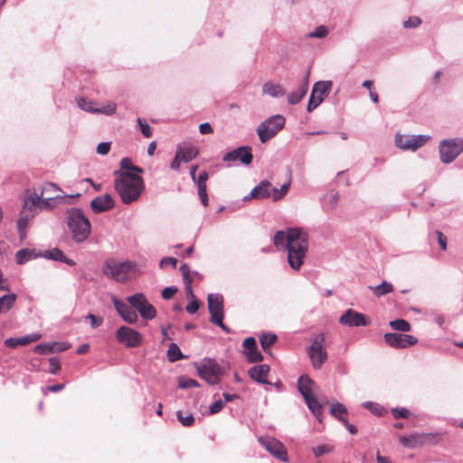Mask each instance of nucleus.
<instances>
[{"label":"nucleus","instance_id":"nucleus-43","mask_svg":"<svg viewBox=\"0 0 463 463\" xmlns=\"http://www.w3.org/2000/svg\"><path fill=\"white\" fill-rule=\"evenodd\" d=\"M363 405L364 408L368 409L369 411H371L373 414H375L377 416H382L384 412V409L377 403L367 402H364Z\"/></svg>","mask_w":463,"mask_h":463},{"label":"nucleus","instance_id":"nucleus-49","mask_svg":"<svg viewBox=\"0 0 463 463\" xmlns=\"http://www.w3.org/2000/svg\"><path fill=\"white\" fill-rule=\"evenodd\" d=\"M49 373L52 374H55L61 369L60 361L57 357H51L49 359Z\"/></svg>","mask_w":463,"mask_h":463},{"label":"nucleus","instance_id":"nucleus-47","mask_svg":"<svg viewBox=\"0 0 463 463\" xmlns=\"http://www.w3.org/2000/svg\"><path fill=\"white\" fill-rule=\"evenodd\" d=\"M137 123L139 125V129L142 133V135L145 137H150L152 136V129L150 128V126L143 119H141L140 118H137Z\"/></svg>","mask_w":463,"mask_h":463},{"label":"nucleus","instance_id":"nucleus-1","mask_svg":"<svg viewBox=\"0 0 463 463\" xmlns=\"http://www.w3.org/2000/svg\"><path fill=\"white\" fill-rule=\"evenodd\" d=\"M273 243L278 250L288 251L289 266L293 269L298 270L308 250L307 232L301 228H288L286 231H279L273 238Z\"/></svg>","mask_w":463,"mask_h":463},{"label":"nucleus","instance_id":"nucleus-40","mask_svg":"<svg viewBox=\"0 0 463 463\" xmlns=\"http://www.w3.org/2000/svg\"><path fill=\"white\" fill-rule=\"evenodd\" d=\"M117 105L114 102H109L101 108H96L94 113H102L106 115H113L116 112Z\"/></svg>","mask_w":463,"mask_h":463},{"label":"nucleus","instance_id":"nucleus-59","mask_svg":"<svg viewBox=\"0 0 463 463\" xmlns=\"http://www.w3.org/2000/svg\"><path fill=\"white\" fill-rule=\"evenodd\" d=\"M110 149V143L102 142L97 146V153L99 155H107Z\"/></svg>","mask_w":463,"mask_h":463},{"label":"nucleus","instance_id":"nucleus-19","mask_svg":"<svg viewBox=\"0 0 463 463\" xmlns=\"http://www.w3.org/2000/svg\"><path fill=\"white\" fill-rule=\"evenodd\" d=\"M339 322L348 326H365L370 324V319L362 313L348 309L340 317Z\"/></svg>","mask_w":463,"mask_h":463},{"label":"nucleus","instance_id":"nucleus-10","mask_svg":"<svg viewBox=\"0 0 463 463\" xmlns=\"http://www.w3.org/2000/svg\"><path fill=\"white\" fill-rule=\"evenodd\" d=\"M210 321L229 333L230 328L223 324V298L221 295L210 294L207 298Z\"/></svg>","mask_w":463,"mask_h":463},{"label":"nucleus","instance_id":"nucleus-64","mask_svg":"<svg viewBox=\"0 0 463 463\" xmlns=\"http://www.w3.org/2000/svg\"><path fill=\"white\" fill-rule=\"evenodd\" d=\"M339 420L342 421L344 423V425L346 427V429L348 430V431L352 434V435H354L357 433V429L355 426H354L353 424H350L347 420V419L345 418H339Z\"/></svg>","mask_w":463,"mask_h":463},{"label":"nucleus","instance_id":"nucleus-6","mask_svg":"<svg viewBox=\"0 0 463 463\" xmlns=\"http://www.w3.org/2000/svg\"><path fill=\"white\" fill-rule=\"evenodd\" d=\"M315 385L314 381H312L307 375H301L298 381V388L302 396L305 399V402L309 408V410L313 412V414L319 420L322 415L323 406L318 402L317 399L313 395V386Z\"/></svg>","mask_w":463,"mask_h":463},{"label":"nucleus","instance_id":"nucleus-20","mask_svg":"<svg viewBox=\"0 0 463 463\" xmlns=\"http://www.w3.org/2000/svg\"><path fill=\"white\" fill-rule=\"evenodd\" d=\"M253 156L250 146H241L227 153L223 156V161H241L244 165H250L252 161Z\"/></svg>","mask_w":463,"mask_h":463},{"label":"nucleus","instance_id":"nucleus-56","mask_svg":"<svg viewBox=\"0 0 463 463\" xmlns=\"http://www.w3.org/2000/svg\"><path fill=\"white\" fill-rule=\"evenodd\" d=\"M435 234L437 236V239H438V241H439L440 249L442 250H447V238H446V236H444V234L441 232H439V231H436Z\"/></svg>","mask_w":463,"mask_h":463},{"label":"nucleus","instance_id":"nucleus-32","mask_svg":"<svg viewBox=\"0 0 463 463\" xmlns=\"http://www.w3.org/2000/svg\"><path fill=\"white\" fill-rule=\"evenodd\" d=\"M16 301L15 294L5 295L0 298V313L9 311Z\"/></svg>","mask_w":463,"mask_h":463},{"label":"nucleus","instance_id":"nucleus-50","mask_svg":"<svg viewBox=\"0 0 463 463\" xmlns=\"http://www.w3.org/2000/svg\"><path fill=\"white\" fill-rule=\"evenodd\" d=\"M327 29L325 26L321 25L318 26L314 32L310 33L309 36L313 38H323L327 34Z\"/></svg>","mask_w":463,"mask_h":463},{"label":"nucleus","instance_id":"nucleus-35","mask_svg":"<svg viewBox=\"0 0 463 463\" xmlns=\"http://www.w3.org/2000/svg\"><path fill=\"white\" fill-rule=\"evenodd\" d=\"M291 184V175L289 174L288 180L281 185L279 189L272 188V199L273 201H279L282 199L288 193Z\"/></svg>","mask_w":463,"mask_h":463},{"label":"nucleus","instance_id":"nucleus-45","mask_svg":"<svg viewBox=\"0 0 463 463\" xmlns=\"http://www.w3.org/2000/svg\"><path fill=\"white\" fill-rule=\"evenodd\" d=\"M176 416L178 420L182 423L184 427H190L194 423V418L192 414H189L187 416H183L182 411H177Z\"/></svg>","mask_w":463,"mask_h":463},{"label":"nucleus","instance_id":"nucleus-37","mask_svg":"<svg viewBox=\"0 0 463 463\" xmlns=\"http://www.w3.org/2000/svg\"><path fill=\"white\" fill-rule=\"evenodd\" d=\"M167 358L172 363L184 358V355H183L179 346L176 344H175V343L170 344L169 348L167 350Z\"/></svg>","mask_w":463,"mask_h":463},{"label":"nucleus","instance_id":"nucleus-57","mask_svg":"<svg viewBox=\"0 0 463 463\" xmlns=\"http://www.w3.org/2000/svg\"><path fill=\"white\" fill-rule=\"evenodd\" d=\"M86 318L90 321V325L93 328L99 326L103 322L102 317H97L96 316H94L92 314H89L86 317Z\"/></svg>","mask_w":463,"mask_h":463},{"label":"nucleus","instance_id":"nucleus-44","mask_svg":"<svg viewBox=\"0 0 463 463\" xmlns=\"http://www.w3.org/2000/svg\"><path fill=\"white\" fill-rule=\"evenodd\" d=\"M178 386L181 389L198 387L199 383L197 381L190 378H180L178 382Z\"/></svg>","mask_w":463,"mask_h":463},{"label":"nucleus","instance_id":"nucleus-61","mask_svg":"<svg viewBox=\"0 0 463 463\" xmlns=\"http://www.w3.org/2000/svg\"><path fill=\"white\" fill-rule=\"evenodd\" d=\"M199 131L202 135L213 134V128L209 123H202L199 126Z\"/></svg>","mask_w":463,"mask_h":463},{"label":"nucleus","instance_id":"nucleus-29","mask_svg":"<svg viewBox=\"0 0 463 463\" xmlns=\"http://www.w3.org/2000/svg\"><path fill=\"white\" fill-rule=\"evenodd\" d=\"M263 94L269 95L274 98L282 97L286 91L284 88L279 84H274L272 82H266L262 87Z\"/></svg>","mask_w":463,"mask_h":463},{"label":"nucleus","instance_id":"nucleus-25","mask_svg":"<svg viewBox=\"0 0 463 463\" xmlns=\"http://www.w3.org/2000/svg\"><path fill=\"white\" fill-rule=\"evenodd\" d=\"M269 372V366L268 364H260L251 367L248 373L252 380L260 383L268 384L269 383L267 379Z\"/></svg>","mask_w":463,"mask_h":463},{"label":"nucleus","instance_id":"nucleus-11","mask_svg":"<svg viewBox=\"0 0 463 463\" xmlns=\"http://www.w3.org/2000/svg\"><path fill=\"white\" fill-rule=\"evenodd\" d=\"M126 299L133 308L138 311L144 319L151 320L156 317V309L148 302L144 294L137 293L128 297Z\"/></svg>","mask_w":463,"mask_h":463},{"label":"nucleus","instance_id":"nucleus-3","mask_svg":"<svg viewBox=\"0 0 463 463\" xmlns=\"http://www.w3.org/2000/svg\"><path fill=\"white\" fill-rule=\"evenodd\" d=\"M67 226L72 239L76 242L85 241L91 231V225L82 211L78 208H71L66 213Z\"/></svg>","mask_w":463,"mask_h":463},{"label":"nucleus","instance_id":"nucleus-28","mask_svg":"<svg viewBox=\"0 0 463 463\" xmlns=\"http://www.w3.org/2000/svg\"><path fill=\"white\" fill-rule=\"evenodd\" d=\"M43 256L50 260L64 262L70 266L75 265V262L71 259L67 258L64 255V253L58 248H54L50 250H45V252L43 253Z\"/></svg>","mask_w":463,"mask_h":463},{"label":"nucleus","instance_id":"nucleus-17","mask_svg":"<svg viewBox=\"0 0 463 463\" xmlns=\"http://www.w3.org/2000/svg\"><path fill=\"white\" fill-rule=\"evenodd\" d=\"M429 139L430 137L426 135L403 136L397 134L395 136V145L397 147L403 150L415 151L419 147L425 145Z\"/></svg>","mask_w":463,"mask_h":463},{"label":"nucleus","instance_id":"nucleus-16","mask_svg":"<svg viewBox=\"0 0 463 463\" xmlns=\"http://www.w3.org/2000/svg\"><path fill=\"white\" fill-rule=\"evenodd\" d=\"M383 339L389 346L396 349H404L413 346L418 343V339L415 336L399 333H385Z\"/></svg>","mask_w":463,"mask_h":463},{"label":"nucleus","instance_id":"nucleus-53","mask_svg":"<svg viewBox=\"0 0 463 463\" xmlns=\"http://www.w3.org/2000/svg\"><path fill=\"white\" fill-rule=\"evenodd\" d=\"M176 292L177 288L175 287H167L162 290L161 296L164 299H170Z\"/></svg>","mask_w":463,"mask_h":463},{"label":"nucleus","instance_id":"nucleus-12","mask_svg":"<svg viewBox=\"0 0 463 463\" xmlns=\"http://www.w3.org/2000/svg\"><path fill=\"white\" fill-rule=\"evenodd\" d=\"M463 151V138L445 139L439 144L440 160L451 163Z\"/></svg>","mask_w":463,"mask_h":463},{"label":"nucleus","instance_id":"nucleus-21","mask_svg":"<svg viewBox=\"0 0 463 463\" xmlns=\"http://www.w3.org/2000/svg\"><path fill=\"white\" fill-rule=\"evenodd\" d=\"M35 194L38 197L37 205H39L41 198L45 200L62 198L63 192L56 184L48 182L42 185L40 194Z\"/></svg>","mask_w":463,"mask_h":463},{"label":"nucleus","instance_id":"nucleus-58","mask_svg":"<svg viewBox=\"0 0 463 463\" xmlns=\"http://www.w3.org/2000/svg\"><path fill=\"white\" fill-rule=\"evenodd\" d=\"M176 264H177V260L175 258H173V257L164 258L160 261V267L161 268H164V267H165L167 265H171L174 269H175Z\"/></svg>","mask_w":463,"mask_h":463},{"label":"nucleus","instance_id":"nucleus-54","mask_svg":"<svg viewBox=\"0 0 463 463\" xmlns=\"http://www.w3.org/2000/svg\"><path fill=\"white\" fill-rule=\"evenodd\" d=\"M225 402L222 400H218L210 406V412L212 414L218 413L224 407Z\"/></svg>","mask_w":463,"mask_h":463},{"label":"nucleus","instance_id":"nucleus-8","mask_svg":"<svg viewBox=\"0 0 463 463\" xmlns=\"http://www.w3.org/2000/svg\"><path fill=\"white\" fill-rule=\"evenodd\" d=\"M285 125V118L281 115L270 117L263 121L257 128L261 143H266L280 131Z\"/></svg>","mask_w":463,"mask_h":463},{"label":"nucleus","instance_id":"nucleus-34","mask_svg":"<svg viewBox=\"0 0 463 463\" xmlns=\"http://www.w3.org/2000/svg\"><path fill=\"white\" fill-rule=\"evenodd\" d=\"M389 326L392 330L400 332H409L411 329V324L402 318L390 321Z\"/></svg>","mask_w":463,"mask_h":463},{"label":"nucleus","instance_id":"nucleus-46","mask_svg":"<svg viewBox=\"0 0 463 463\" xmlns=\"http://www.w3.org/2000/svg\"><path fill=\"white\" fill-rule=\"evenodd\" d=\"M411 411L405 408H393L392 409V415L394 419L404 418L407 419L411 416Z\"/></svg>","mask_w":463,"mask_h":463},{"label":"nucleus","instance_id":"nucleus-31","mask_svg":"<svg viewBox=\"0 0 463 463\" xmlns=\"http://www.w3.org/2000/svg\"><path fill=\"white\" fill-rule=\"evenodd\" d=\"M38 254L34 250L29 249H23L16 252L15 259L18 264H24L30 260L35 259Z\"/></svg>","mask_w":463,"mask_h":463},{"label":"nucleus","instance_id":"nucleus-55","mask_svg":"<svg viewBox=\"0 0 463 463\" xmlns=\"http://www.w3.org/2000/svg\"><path fill=\"white\" fill-rule=\"evenodd\" d=\"M200 307V302L194 298L186 306V311L190 314H194Z\"/></svg>","mask_w":463,"mask_h":463},{"label":"nucleus","instance_id":"nucleus-26","mask_svg":"<svg viewBox=\"0 0 463 463\" xmlns=\"http://www.w3.org/2000/svg\"><path fill=\"white\" fill-rule=\"evenodd\" d=\"M308 77L309 71H307L305 79L303 80L302 83L298 86L297 90L288 95V103H290L291 105H296L302 100V99L305 97L308 90Z\"/></svg>","mask_w":463,"mask_h":463},{"label":"nucleus","instance_id":"nucleus-2","mask_svg":"<svg viewBox=\"0 0 463 463\" xmlns=\"http://www.w3.org/2000/svg\"><path fill=\"white\" fill-rule=\"evenodd\" d=\"M116 175L115 189L122 202L129 204L137 201L144 190L143 178L133 172L128 171L116 172Z\"/></svg>","mask_w":463,"mask_h":463},{"label":"nucleus","instance_id":"nucleus-38","mask_svg":"<svg viewBox=\"0 0 463 463\" xmlns=\"http://www.w3.org/2000/svg\"><path fill=\"white\" fill-rule=\"evenodd\" d=\"M347 409L345 406L338 402H333L330 408V413L337 418H345L344 415L347 414Z\"/></svg>","mask_w":463,"mask_h":463},{"label":"nucleus","instance_id":"nucleus-42","mask_svg":"<svg viewBox=\"0 0 463 463\" xmlns=\"http://www.w3.org/2000/svg\"><path fill=\"white\" fill-rule=\"evenodd\" d=\"M245 355L247 356L249 362L250 363L261 362L263 360V356L257 350V346L254 349L245 351Z\"/></svg>","mask_w":463,"mask_h":463},{"label":"nucleus","instance_id":"nucleus-5","mask_svg":"<svg viewBox=\"0 0 463 463\" xmlns=\"http://www.w3.org/2000/svg\"><path fill=\"white\" fill-rule=\"evenodd\" d=\"M37 201L38 197L35 193L27 194L24 200V206L17 222V228L22 241L26 237V228L29 222L33 220L37 213Z\"/></svg>","mask_w":463,"mask_h":463},{"label":"nucleus","instance_id":"nucleus-22","mask_svg":"<svg viewBox=\"0 0 463 463\" xmlns=\"http://www.w3.org/2000/svg\"><path fill=\"white\" fill-rule=\"evenodd\" d=\"M113 304L118 313L127 323L135 324L137 321L138 317L137 312L127 304L118 300L117 298H113Z\"/></svg>","mask_w":463,"mask_h":463},{"label":"nucleus","instance_id":"nucleus-62","mask_svg":"<svg viewBox=\"0 0 463 463\" xmlns=\"http://www.w3.org/2000/svg\"><path fill=\"white\" fill-rule=\"evenodd\" d=\"M52 200H45L44 198H41L40 203H39V205L37 207V211L39 209L40 210H42V209H49V210L52 209L53 204L52 203Z\"/></svg>","mask_w":463,"mask_h":463},{"label":"nucleus","instance_id":"nucleus-13","mask_svg":"<svg viewBox=\"0 0 463 463\" xmlns=\"http://www.w3.org/2000/svg\"><path fill=\"white\" fill-rule=\"evenodd\" d=\"M332 82L329 80L317 81L314 84L307 107L308 112L313 111L323 102L325 98L328 96L332 89Z\"/></svg>","mask_w":463,"mask_h":463},{"label":"nucleus","instance_id":"nucleus-9","mask_svg":"<svg viewBox=\"0 0 463 463\" xmlns=\"http://www.w3.org/2000/svg\"><path fill=\"white\" fill-rule=\"evenodd\" d=\"M325 339L324 334L315 335L307 350L311 364L316 369L321 368L327 359V352L324 346Z\"/></svg>","mask_w":463,"mask_h":463},{"label":"nucleus","instance_id":"nucleus-14","mask_svg":"<svg viewBox=\"0 0 463 463\" xmlns=\"http://www.w3.org/2000/svg\"><path fill=\"white\" fill-rule=\"evenodd\" d=\"M116 338L128 348L138 347L143 343V335L138 331L125 326L117 330Z\"/></svg>","mask_w":463,"mask_h":463},{"label":"nucleus","instance_id":"nucleus-27","mask_svg":"<svg viewBox=\"0 0 463 463\" xmlns=\"http://www.w3.org/2000/svg\"><path fill=\"white\" fill-rule=\"evenodd\" d=\"M40 334H32L23 337L7 338L5 341V345L10 348H15L19 345H25L33 342H36L41 339Z\"/></svg>","mask_w":463,"mask_h":463},{"label":"nucleus","instance_id":"nucleus-52","mask_svg":"<svg viewBox=\"0 0 463 463\" xmlns=\"http://www.w3.org/2000/svg\"><path fill=\"white\" fill-rule=\"evenodd\" d=\"M180 271H181L184 282L193 280V278L190 274V268L186 263H184L181 265Z\"/></svg>","mask_w":463,"mask_h":463},{"label":"nucleus","instance_id":"nucleus-18","mask_svg":"<svg viewBox=\"0 0 463 463\" xmlns=\"http://www.w3.org/2000/svg\"><path fill=\"white\" fill-rule=\"evenodd\" d=\"M260 443L274 457L278 458L282 461H287V450L284 445L278 439L272 437H260L259 439Z\"/></svg>","mask_w":463,"mask_h":463},{"label":"nucleus","instance_id":"nucleus-36","mask_svg":"<svg viewBox=\"0 0 463 463\" xmlns=\"http://www.w3.org/2000/svg\"><path fill=\"white\" fill-rule=\"evenodd\" d=\"M176 153H180V157L184 162H190L194 159L197 154L198 150L194 146L179 148Z\"/></svg>","mask_w":463,"mask_h":463},{"label":"nucleus","instance_id":"nucleus-23","mask_svg":"<svg viewBox=\"0 0 463 463\" xmlns=\"http://www.w3.org/2000/svg\"><path fill=\"white\" fill-rule=\"evenodd\" d=\"M270 195H272L271 183L263 180L251 190L250 196H246L244 200H248L249 198L265 199L269 198Z\"/></svg>","mask_w":463,"mask_h":463},{"label":"nucleus","instance_id":"nucleus-7","mask_svg":"<svg viewBox=\"0 0 463 463\" xmlns=\"http://www.w3.org/2000/svg\"><path fill=\"white\" fill-rule=\"evenodd\" d=\"M442 439L441 433H412L409 436H400L399 442L407 449L420 448L424 445H433L440 442Z\"/></svg>","mask_w":463,"mask_h":463},{"label":"nucleus","instance_id":"nucleus-63","mask_svg":"<svg viewBox=\"0 0 463 463\" xmlns=\"http://www.w3.org/2000/svg\"><path fill=\"white\" fill-rule=\"evenodd\" d=\"M331 448L327 445L318 446L314 449V453L317 457L322 456L323 454L329 452Z\"/></svg>","mask_w":463,"mask_h":463},{"label":"nucleus","instance_id":"nucleus-60","mask_svg":"<svg viewBox=\"0 0 463 463\" xmlns=\"http://www.w3.org/2000/svg\"><path fill=\"white\" fill-rule=\"evenodd\" d=\"M256 346V340L253 337H248L243 341V347L245 351L254 349Z\"/></svg>","mask_w":463,"mask_h":463},{"label":"nucleus","instance_id":"nucleus-30","mask_svg":"<svg viewBox=\"0 0 463 463\" xmlns=\"http://www.w3.org/2000/svg\"><path fill=\"white\" fill-rule=\"evenodd\" d=\"M369 289H371L373 291L374 296L380 298V297L385 296V295L392 292L393 286L390 282L383 281L378 286H375V287L370 286Z\"/></svg>","mask_w":463,"mask_h":463},{"label":"nucleus","instance_id":"nucleus-48","mask_svg":"<svg viewBox=\"0 0 463 463\" xmlns=\"http://www.w3.org/2000/svg\"><path fill=\"white\" fill-rule=\"evenodd\" d=\"M78 105L79 107L85 110V111H88V112H92L94 113L95 112V107H94V103L92 101H90L86 99H80L78 100Z\"/></svg>","mask_w":463,"mask_h":463},{"label":"nucleus","instance_id":"nucleus-41","mask_svg":"<svg viewBox=\"0 0 463 463\" xmlns=\"http://www.w3.org/2000/svg\"><path fill=\"white\" fill-rule=\"evenodd\" d=\"M120 166H121L123 171H128V172L134 171V172H137V173H142L143 172L142 168H140L138 166L133 165L132 162H131V160L129 158H123L120 161Z\"/></svg>","mask_w":463,"mask_h":463},{"label":"nucleus","instance_id":"nucleus-15","mask_svg":"<svg viewBox=\"0 0 463 463\" xmlns=\"http://www.w3.org/2000/svg\"><path fill=\"white\" fill-rule=\"evenodd\" d=\"M199 375L210 384H216L220 382L221 368L219 364L212 359L203 361L197 367Z\"/></svg>","mask_w":463,"mask_h":463},{"label":"nucleus","instance_id":"nucleus-24","mask_svg":"<svg viewBox=\"0 0 463 463\" xmlns=\"http://www.w3.org/2000/svg\"><path fill=\"white\" fill-rule=\"evenodd\" d=\"M90 206L95 213L106 212L114 207V200L109 194L98 196L91 201Z\"/></svg>","mask_w":463,"mask_h":463},{"label":"nucleus","instance_id":"nucleus-4","mask_svg":"<svg viewBox=\"0 0 463 463\" xmlns=\"http://www.w3.org/2000/svg\"><path fill=\"white\" fill-rule=\"evenodd\" d=\"M102 272L108 278L118 282H124L135 276V265L129 261L118 262L113 259H109L103 264Z\"/></svg>","mask_w":463,"mask_h":463},{"label":"nucleus","instance_id":"nucleus-33","mask_svg":"<svg viewBox=\"0 0 463 463\" xmlns=\"http://www.w3.org/2000/svg\"><path fill=\"white\" fill-rule=\"evenodd\" d=\"M278 341L274 334H264L260 336V345L264 352L269 353V348Z\"/></svg>","mask_w":463,"mask_h":463},{"label":"nucleus","instance_id":"nucleus-51","mask_svg":"<svg viewBox=\"0 0 463 463\" xmlns=\"http://www.w3.org/2000/svg\"><path fill=\"white\" fill-rule=\"evenodd\" d=\"M421 21L416 16H411L403 23L405 28H416L420 24Z\"/></svg>","mask_w":463,"mask_h":463},{"label":"nucleus","instance_id":"nucleus-39","mask_svg":"<svg viewBox=\"0 0 463 463\" xmlns=\"http://www.w3.org/2000/svg\"><path fill=\"white\" fill-rule=\"evenodd\" d=\"M58 345L56 343L52 344H40L34 346L33 352L38 354H46L55 352V346Z\"/></svg>","mask_w":463,"mask_h":463}]
</instances>
